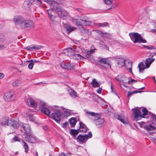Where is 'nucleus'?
I'll use <instances>...</instances> for the list:
<instances>
[{
    "mask_svg": "<svg viewBox=\"0 0 156 156\" xmlns=\"http://www.w3.org/2000/svg\"><path fill=\"white\" fill-rule=\"evenodd\" d=\"M4 48V45H0V49H2Z\"/></svg>",
    "mask_w": 156,
    "mask_h": 156,
    "instance_id": "obj_58",
    "label": "nucleus"
},
{
    "mask_svg": "<svg viewBox=\"0 0 156 156\" xmlns=\"http://www.w3.org/2000/svg\"><path fill=\"white\" fill-rule=\"evenodd\" d=\"M26 116L30 120L33 121L34 119L33 115H34V112L31 110H29L26 113Z\"/></svg>",
    "mask_w": 156,
    "mask_h": 156,
    "instance_id": "obj_23",
    "label": "nucleus"
},
{
    "mask_svg": "<svg viewBox=\"0 0 156 156\" xmlns=\"http://www.w3.org/2000/svg\"><path fill=\"white\" fill-rule=\"evenodd\" d=\"M91 84L94 87H98L100 86L99 84L95 79H93Z\"/></svg>",
    "mask_w": 156,
    "mask_h": 156,
    "instance_id": "obj_31",
    "label": "nucleus"
},
{
    "mask_svg": "<svg viewBox=\"0 0 156 156\" xmlns=\"http://www.w3.org/2000/svg\"><path fill=\"white\" fill-rule=\"evenodd\" d=\"M119 77L118 76V77H116V80L120 81V82H121V81H122V82L123 83H129V81L128 80V78H126V79H127V80L128 81H126V80H120L119 79Z\"/></svg>",
    "mask_w": 156,
    "mask_h": 156,
    "instance_id": "obj_42",
    "label": "nucleus"
},
{
    "mask_svg": "<svg viewBox=\"0 0 156 156\" xmlns=\"http://www.w3.org/2000/svg\"><path fill=\"white\" fill-rule=\"evenodd\" d=\"M92 137V133L91 132H90L88 134H86L84 135L80 134L76 138L77 141L80 142L82 143L85 142L89 139Z\"/></svg>",
    "mask_w": 156,
    "mask_h": 156,
    "instance_id": "obj_6",
    "label": "nucleus"
},
{
    "mask_svg": "<svg viewBox=\"0 0 156 156\" xmlns=\"http://www.w3.org/2000/svg\"><path fill=\"white\" fill-rule=\"evenodd\" d=\"M60 66L63 69L72 70L74 69L75 65L73 63L69 64L67 63L63 62L61 64Z\"/></svg>",
    "mask_w": 156,
    "mask_h": 156,
    "instance_id": "obj_11",
    "label": "nucleus"
},
{
    "mask_svg": "<svg viewBox=\"0 0 156 156\" xmlns=\"http://www.w3.org/2000/svg\"><path fill=\"white\" fill-rule=\"evenodd\" d=\"M131 82H137V81L136 80H135L133 79H132L131 81Z\"/></svg>",
    "mask_w": 156,
    "mask_h": 156,
    "instance_id": "obj_60",
    "label": "nucleus"
},
{
    "mask_svg": "<svg viewBox=\"0 0 156 156\" xmlns=\"http://www.w3.org/2000/svg\"><path fill=\"white\" fill-rule=\"evenodd\" d=\"M4 76V75L3 73H0V79H2Z\"/></svg>",
    "mask_w": 156,
    "mask_h": 156,
    "instance_id": "obj_55",
    "label": "nucleus"
},
{
    "mask_svg": "<svg viewBox=\"0 0 156 156\" xmlns=\"http://www.w3.org/2000/svg\"><path fill=\"white\" fill-rule=\"evenodd\" d=\"M64 114L66 116H68L70 115V113L69 112L66 111L64 112Z\"/></svg>",
    "mask_w": 156,
    "mask_h": 156,
    "instance_id": "obj_52",
    "label": "nucleus"
},
{
    "mask_svg": "<svg viewBox=\"0 0 156 156\" xmlns=\"http://www.w3.org/2000/svg\"><path fill=\"white\" fill-rule=\"evenodd\" d=\"M32 62L33 63H34V62H36V63H37V62H39V61H37V60H34L33 61V60H29V61H28V62Z\"/></svg>",
    "mask_w": 156,
    "mask_h": 156,
    "instance_id": "obj_56",
    "label": "nucleus"
},
{
    "mask_svg": "<svg viewBox=\"0 0 156 156\" xmlns=\"http://www.w3.org/2000/svg\"><path fill=\"white\" fill-rule=\"evenodd\" d=\"M59 156H70V155L69 154H65L64 153H62L59 155Z\"/></svg>",
    "mask_w": 156,
    "mask_h": 156,
    "instance_id": "obj_49",
    "label": "nucleus"
},
{
    "mask_svg": "<svg viewBox=\"0 0 156 156\" xmlns=\"http://www.w3.org/2000/svg\"><path fill=\"white\" fill-rule=\"evenodd\" d=\"M41 46L34 45L33 46H29L26 47V49L28 51H33L34 50H38L42 48Z\"/></svg>",
    "mask_w": 156,
    "mask_h": 156,
    "instance_id": "obj_20",
    "label": "nucleus"
},
{
    "mask_svg": "<svg viewBox=\"0 0 156 156\" xmlns=\"http://www.w3.org/2000/svg\"><path fill=\"white\" fill-rule=\"evenodd\" d=\"M126 60L123 59H119L118 60V65L119 67L123 66L125 65Z\"/></svg>",
    "mask_w": 156,
    "mask_h": 156,
    "instance_id": "obj_30",
    "label": "nucleus"
},
{
    "mask_svg": "<svg viewBox=\"0 0 156 156\" xmlns=\"http://www.w3.org/2000/svg\"><path fill=\"white\" fill-rule=\"evenodd\" d=\"M37 2H39V3H40V4H41V0H37Z\"/></svg>",
    "mask_w": 156,
    "mask_h": 156,
    "instance_id": "obj_61",
    "label": "nucleus"
},
{
    "mask_svg": "<svg viewBox=\"0 0 156 156\" xmlns=\"http://www.w3.org/2000/svg\"><path fill=\"white\" fill-rule=\"evenodd\" d=\"M64 27L66 30L67 33L69 34L72 31L77 29L76 27L71 26L67 24H65L64 25Z\"/></svg>",
    "mask_w": 156,
    "mask_h": 156,
    "instance_id": "obj_19",
    "label": "nucleus"
},
{
    "mask_svg": "<svg viewBox=\"0 0 156 156\" xmlns=\"http://www.w3.org/2000/svg\"><path fill=\"white\" fill-rule=\"evenodd\" d=\"M69 121L71 127H74L76 125V121L74 118H72L69 119Z\"/></svg>",
    "mask_w": 156,
    "mask_h": 156,
    "instance_id": "obj_32",
    "label": "nucleus"
},
{
    "mask_svg": "<svg viewBox=\"0 0 156 156\" xmlns=\"http://www.w3.org/2000/svg\"><path fill=\"white\" fill-rule=\"evenodd\" d=\"M44 1L48 3L50 5L51 9H53L56 11L61 7L58 3L54 1H49L48 0H44Z\"/></svg>",
    "mask_w": 156,
    "mask_h": 156,
    "instance_id": "obj_7",
    "label": "nucleus"
},
{
    "mask_svg": "<svg viewBox=\"0 0 156 156\" xmlns=\"http://www.w3.org/2000/svg\"><path fill=\"white\" fill-rule=\"evenodd\" d=\"M90 53V52L89 51H87L86 53V56L87 57H89L91 55H92Z\"/></svg>",
    "mask_w": 156,
    "mask_h": 156,
    "instance_id": "obj_51",
    "label": "nucleus"
},
{
    "mask_svg": "<svg viewBox=\"0 0 156 156\" xmlns=\"http://www.w3.org/2000/svg\"><path fill=\"white\" fill-rule=\"evenodd\" d=\"M13 93L12 92H8L4 95V98L5 101L7 102L11 101L13 100L12 97Z\"/></svg>",
    "mask_w": 156,
    "mask_h": 156,
    "instance_id": "obj_14",
    "label": "nucleus"
},
{
    "mask_svg": "<svg viewBox=\"0 0 156 156\" xmlns=\"http://www.w3.org/2000/svg\"><path fill=\"white\" fill-rule=\"evenodd\" d=\"M144 129L147 131L154 130L155 127L152 126L151 125L148 126H144Z\"/></svg>",
    "mask_w": 156,
    "mask_h": 156,
    "instance_id": "obj_34",
    "label": "nucleus"
},
{
    "mask_svg": "<svg viewBox=\"0 0 156 156\" xmlns=\"http://www.w3.org/2000/svg\"><path fill=\"white\" fill-rule=\"evenodd\" d=\"M132 63L131 62H129L128 61L126 60V62L125 64V66L127 69L129 70V72L132 73L131 71L132 67Z\"/></svg>",
    "mask_w": 156,
    "mask_h": 156,
    "instance_id": "obj_24",
    "label": "nucleus"
},
{
    "mask_svg": "<svg viewBox=\"0 0 156 156\" xmlns=\"http://www.w3.org/2000/svg\"><path fill=\"white\" fill-rule=\"evenodd\" d=\"M79 132H80L78 129L76 130L72 129L70 130V134L74 136H76Z\"/></svg>",
    "mask_w": 156,
    "mask_h": 156,
    "instance_id": "obj_28",
    "label": "nucleus"
},
{
    "mask_svg": "<svg viewBox=\"0 0 156 156\" xmlns=\"http://www.w3.org/2000/svg\"><path fill=\"white\" fill-rule=\"evenodd\" d=\"M35 0H26L25 2V4H27L28 6H29L35 1Z\"/></svg>",
    "mask_w": 156,
    "mask_h": 156,
    "instance_id": "obj_40",
    "label": "nucleus"
},
{
    "mask_svg": "<svg viewBox=\"0 0 156 156\" xmlns=\"http://www.w3.org/2000/svg\"><path fill=\"white\" fill-rule=\"evenodd\" d=\"M154 54L152 55H150V56H151V57H153L154 56Z\"/></svg>",
    "mask_w": 156,
    "mask_h": 156,
    "instance_id": "obj_62",
    "label": "nucleus"
},
{
    "mask_svg": "<svg viewBox=\"0 0 156 156\" xmlns=\"http://www.w3.org/2000/svg\"><path fill=\"white\" fill-rule=\"evenodd\" d=\"M21 27L22 28L34 27V23L30 20L24 19L23 23L21 24Z\"/></svg>",
    "mask_w": 156,
    "mask_h": 156,
    "instance_id": "obj_8",
    "label": "nucleus"
},
{
    "mask_svg": "<svg viewBox=\"0 0 156 156\" xmlns=\"http://www.w3.org/2000/svg\"><path fill=\"white\" fill-rule=\"evenodd\" d=\"M153 79L155 81V83H156V80H155V77H153Z\"/></svg>",
    "mask_w": 156,
    "mask_h": 156,
    "instance_id": "obj_63",
    "label": "nucleus"
},
{
    "mask_svg": "<svg viewBox=\"0 0 156 156\" xmlns=\"http://www.w3.org/2000/svg\"><path fill=\"white\" fill-rule=\"evenodd\" d=\"M73 22L77 26H81V27H82V28L84 30V28L82 26V24H83L82 22L81 23V22L78 21L77 19H74V20H73Z\"/></svg>",
    "mask_w": 156,
    "mask_h": 156,
    "instance_id": "obj_33",
    "label": "nucleus"
},
{
    "mask_svg": "<svg viewBox=\"0 0 156 156\" xmlns=\"http://www.w3.org/2000/svg\"><path fill=\"white\" fill-rule=\"evenodd\" d=\"M95 25L97 27H109V24L107 22H105L102 23H96Z\"/></svg>",
    "mask_w": 156,
    "mask_h": 156,
    "instance_id": "obj_25",
    "label": "nucleus"
},
{
    "mask_svg": "<svg viewBox=\"0 0 156 156\" xmlns=\"http://www.w3.org/2000/svg\"><path fill=\"white\" fill-rule=\"evenodd\" d=\"M12 142H13V141L16 142H20V140L21 139H20V138H19L18 136H14L12 138Z\"/></svg>",
    "mask_w": 156,
    "mask_h": 156,
    "instance_id": "obj_41",
    "label": "nucleus"
},
{
    "mask_svg": "<svg viewBox=\"0 0 156 156\" xmlns=\"http://www.w3.org/2000/svg\"><path fill=\"white\" fill-rule=\"evenodd\" d=\"M1 123L2 126H9L14 128H17L19 126L18 122L16 120L6 117L2 119Z\"/></svg>",
    "mask_w": 156,
    "mask_h": 156,
    "instance_id": "obj_3",
    "label": "nucleus"
},
{
    "mask_svg": "<svg viewBox=\"0 0 156 156\" xmlns=\"http://www.w3.org/2000/svg\"><path fill=\"white\" fill-rule=\"evenodd\" d=\"M24 19L20 16H16L14 18V21L16 24L19 25L21 27V24L23 23Z\"/></svg>",
    "mask_w": 156,
    "mask_h": 156,
    "instance_id": "obj_16",
    "label": "nucleus"
},
{
    "mask_svg": "<svg viewBox=\"0 0 156 156\" xmlns=\"http://www.w3.org/2000/svg\"><path fill=\"white\" fill-rule=\"evenodd\" d=\"M34 64L32 62H31L28 65V67L30 69H32Z\"/></svg>",
    "mask_w": 156,
    "mask_h": 156,
    "instance_id": "obj_46",
    "label": "nucleus"
},
{
    "mask_svg": "<svg viewBox=\"0 0 156 156\" xmlns=\"http://www.w3.org/2000/svg\"><path fill=\"white\" fill-rule=\"evenodd\" d=\"M73 59L77 60H80L82 59H83V57L79 54L75 53V54L72 57Z\"/></svg>",
    "mask_w": 156,
    "mask_h": 156,
    "instance_id": "obj_27",
    "label": "nucleus"
},
{
    "mask_svg": "<svg viewBox=\"0 0 156 156\" xmlns=\"http://www.w3.org/2000/svg\"><path fill=\"white\" fill-rule=\"evenodd\" d=\"M152 117L153 118V122L156 125V116L155 115H153Z\"/></svg>",
    "mask_w": 156,
    "mask_h": 156,
    "instance_id": "obj_47",
    "label": "nucleus"
},
{
    "mask_svg": "<svg viewBox=\"0 0 156 156\" xmlns=\"http://www.w3.org/2000/svg\"><path fill=\"white\" fill-rule=\"evenodd\" d=\"M91 49L90 51H89L90 52V53L91 54H92L94 53V50H95V48L93 45H92L91 46Z\"/></svg>",
    "mask_w": 156,
    "mask_h": 156,
    "instance_id": "obj_45",
    "label": "nucleus"
},
{
    "mask_svg": "<svg viewBox=\"0 0 156 156\" xmlns=\"http://www.w3.org/2000/svg\"><path fill=\"white\" fill-rule=\"evenodd\" d=\"M129 35L131 40L135 44L136 43H146V40L142 38L141 35L137 33H131Z\"/></svg>",
    "mask_w": 156,
    "mask_h": 156,
    "instance_id": "obj_5",
    "label": "nucleus"
},
{
    "mask_svg": "<svg viewBox=\"0 0 156 156\" xmlns=\"http://www.w3.org/2000/svg\"><path fill=\"white\" fill-rule=\"evenodd\" d=\"M133 115L134 116V119L135 120H138L141 119V118H145L144 116L147 115L148 110L145 108H144L142 109V115L140 110L137 108L133 109Z\"/></svg>",
    "mask_w": 156,
    "mask_h": 156,
    "instance_id": "obj_4",
    "label": "nucleus"
},
{
    "mask_svg": "<svg viewBox=\"0 0 156 156\" xmlns=\"http://www.w3.org/2000/svg\"><path fill=\"white\" fill-rule=\"evenodd\" d=\"M111 88L112 90V92L113 93H114L115 95H117V94L116 93V92L115 91V89L112 87V82H111Z\"/></svg>",
    "mask_w": 156,
    "mask_h": 156,
    "instance_id": "obj_44",
    "label": "nucleus"
},
{
    "mask_svg": "<svg viewBox=\"0 0 156 156\" xmlns=\"http://www.w3.org/2000/svg\"><path fill=\"white\" fill-rule=\"evenodd\" d=\"M56 12L60 18L63 19H65L66 18L67 12L64 9L61 7L58 9V10Z\"/></svg>",
    "mask_w": 156,
    "mask_h": 156,
    "instance_id": "obj_9",
    "label": "nucleus"
},
{
    "mask_svg": "<svg viewBox=\"0 0 156 156\" xmlns=\"http://www.w3.org/2000/svg\"><path fill=\"white\" fill-rule=\"evenodd\" d=\"M117 119L119 120L121 122L125 124L126 123V122L125 121L124 117H122L121 116L119 115H117Z\"/></svg>",
    "mask_w": 156,
    "mask_h": 156,
    "instance_id": "obj_37",
    "label": "nucleus"
},
{
    "mask_svg": "<svg viewBox=\"0 0 156 156\" xmlns=\"http://www.w3.org/2000/svg\"><path fill=\"white\" fill-rule=\"evenodd\" d=\"M64 51V53L66 54V55L69 56H71L72 58L75 54V53L77 52L73 47L68 48L66 49Z\"/></svg>",
    "mask_w": 156,
    "mask_h": 156,
    "instance_id": "obj_12",
    "label": "nucleus"
},
{
    "mask_svg": "<svg viewBox=\"0 0 156 156\" xmlns=\"http://www.w3.org/2000/svg\"><path fill=\"white\" fill-rule=\"evenodd\" d=\"M69 93L70 95L73 98H75L77 96L76 93L73 89L69 90Z\"/></svg>",
    "mask_w": 156,
    "mask_h": 156,
    "instance_id": "obj_29",
    "label": "nucleus"
},
{
    "mask_svg": "<svg viewBox=\"0 0 156 156\" xmlns=\"http://www.w3.org/2000/svg\"><path fill=\"white\" fill-rule=\"evenodd\" d=\"M140 92H141L139 90H135L131 92H128V94L127 96V98H128V100L129 99L130 97L133 94L138 93H140Z\"/></svg>",
    "mask_w": 156,
    "mask_h": 156,
    "instance_id": "obj_36",
    "label": "nucleus"
},
{
    "mask_svg": "<svg viewBox=\"0 0 156 156\" xmlns=\"http://www.w3.org/2000/svg\"><path fill=\"white\" fill-rule=\"evenodd\" d=\"M98 31L99 32L98 33L100 34L101 35H104V34H107L108 33L107 32H105L104 33H103L102 32L98 30Z\"/></svg>",
    "mask_w": 156,
    "mask_h": 156,
    "instance_id": "obj_54",
    "label": "nucleus"
},
{
    "mask_svg": "<svg viewBox=\"0 0 156 156\" xmlns=\"http://www.w3.org/2000/svg\"><path fill=\"white\" fill-rule=\"evenodd\" d=\"M80 127L78 129L80 132L86 133L87 131V127L82 122H80L79 123Z\"/></svg>",
    "mask_w": 156,
    "mask_h": 156,
    "instance_id": "obj_22",
    "label": "nucleus"
},
{
    "mask_svg": "<svg viewBox=\"0 0 156 156\" xmlns=\"http://www.w3.org/2000/svg\"><path fill=\"white\" fill-rule=\"evenodd\" d=\"M46 104L41 102L40 103V108L41 112L44 114L49 115L51 113V117L57 122H60L62 116L60 111L58 109L52 107L50 111L46 107Z\"/></svg>",
    "mask_w": 156,
    "mask_h": 156,
    "instance_id": "obj_1",
    "label": "nucleus"
},
{
    "mask_svg": "<svg viewBox=\"0 0 156 156\" xmlns=\"http://www.w3.org/2000/svg\"><path fill=\"white\" fill-rule=\"evenodd\" d=\"M80 20L84 26H89L91 23V22L90 21L83 20Z\"/></svg>",
    "mask_w": 156,
    "mask_h": 156,
    "instance_id": "obj_35",
    "label": "nucleus"
},
{
    "mask_svg": "<svg viewBox=\"0 0 156 156\" xmlns=\"http://www.w3.org/2000/svg\"><path fill=\"white\" fill-rule=\"evenodd\" d=\"M27 103L29 106L34 108H35L37 105L36 101L30 97H29L27 99Z\"/></svg>",
    "mask_w": 156,
    "mask_h": 156,
    "instance_id": "obj_15",
    "label": "nucleus"
},
{
    "mask_svg": "<svg viewBox=\"0 0 156 156\" xmlns=\"http://www.w3.org/2000/svg\"><path fill=\"white\" fill-rule=\"evenodd\" d=\"M23 147L25 148V151L27 152L28 151L29 149V147L27 144L23 140Z\"/></svg>",
    "mask_w": 156,
    "mask_h": 156,
    "instance_id": "obj_39",
    "label": "nucleus"
},
{
    "mask_svg": "<svg viewBox=\"0 0 156 156\" xmlns=\"http://www.w3.org/2000/svg\"><path fill=\"white\" fill-rule=\"evenodd\" d=\"M154 58H149L146 60L145 64L146 68H148L150 67L151 64L155 60Z\"/></svg>",
    "mask_w": 156,
    "mask_h": 156,
    "instance_id": "obj_21",
    "label": "nucleus"
},
{
    "mask_svg": "<svg viewBox=\"0 0 156 156\" xmlns=\"http://www.w3.org/2000/svg\"><path fill=\"white\" fill-rule=\"evenodd\" d=\"M30 133L29 134L25 136V140L29 143H34L36 141V139L33 137Z\"/></svg>",
    "mask_w": 156,
    "mask_h": 156,
    "instance_id": "obj_18",
    "label": "nucleus"
},
{
    "mask_svg": "<svg viewBox=\"0 0 156 156\" xmlns=\"http://www.w3.org/2000/svg\"><path fill=\"white\" fill-rule=\"evenodd\" d=\"M153 32H156V26L154 27V29H153V30H152Z\"/></svg>",
    "mask_w": 156,
    "mask_h": 156,
    "instance_id": "obj_59",
    "label": "nucleus"
},
{
    "mask_svg": "<svg viewBox=\"0 0 156 156\" xmlns=\"http://www.w3.org/2000/svg\"><path fill=\"white\" fill-rule=\"evenodd\" d=\"M138 67L139 68L140 73H142L145 69V67L143 62H140L138 65Z\"/></svg>",
    "mask_w": 156,
    "mask_h": 156,
    "instance_id": "obj_26",
    "label": "nucleus"
},
{
    "mask_svg": "<svg viewBox=\"0 0 156 156\" xmlns=\"http://www.w3.org/2000/svg\"><path fill=\"white\" fill-rule=\"evenodd\" d=\"M43 129H44L45 130H47L48 129V127H47V126H44L43 127Z\"/></svg>",
    "mask_w": 156,
    "mask_h": 156,
    "instance_id": "obj_57",
    "label": "nucleus"
},
{
    "mask_svg": "<svg viewBox=\"0 0 156 156\" xmlns=\"http://www.w3.org/2000/svg\"><path fill=\"white\" fill-rule=\"evenodd\" d=\"M21 84L20 81L19 80H16L14 81L12 83V85L13 86L16 87L19 86Z\"/></svg>",
    "mask_w": 156,
    "mask_h": 156,
    "instance_id": "obj_38",
    "label": "nucleus"
},
{
    "mask_svg": "<svg viewBox=\"0 0 156 156\" xmlns=\"http://www.w3.org/2000/svg\"><path fill=\"white\" fill-rule=\"evenodd\" d=\"M68 124V122H66L62 124L63 127L64 128H66Z\"/></svg>",
    "mask_w": 156,
    "mask_h": 156,
    "instance_id": "obj_50",
    "label": "nucleus"
},
{
    "mask_svg": "<svg viewBox=\"0 0 156 156\" xmlns=\"http://www.w3.org/2000/svg\"><path fill=\"white\" fill-rule=\"evenodd\" d=\"M47 12L49 20L52 21H55L56 17L55 12L51 9L47 10Z\"/></svg>",
    "mask_w": 156,
    "mask_h": 156,
    "instance_id": "obj_13",
    "label": "nucleus"
},
{
    "mask_svg": "<svg viewBox=\"0 0 156 156\" xmlns=\"http://www.w3.org/2000/svg\"><path fill=\"white\" fill-rule=\"evenodd\" d=\"M23 129L25 131V135L29 134L31 133L30 128L29 125L26 124H23L22 125L20 124Z\"/></svg>",
    "mask_w": 156,
    "mask_h": 156,
    "instance_id": "obj_17",
    "label": "nucleus"
},
{
    "mask_svg": "<svg viewBox=\"0 0 156 156\" xmlns=\"http://www.w3.org/2000/svg\"><path fill=\"white\" fill-rule=\"evenodd\" d=\"M85 115L89 119L93 120L96 125L98 127H101L104 125L105 120L103 118H101L99 114L87 110Z\"/></svg>",
    "mask_w": 156,
    "mask_h": 156,
    "instance_id": "obj_2",
    "label": "nucleus"
},
{
    "mask_svg": "<svg viewBox=\"0 0 156 156\" xmlns=\"http://www.w3.org/2000/svg\"><path fill=\"white\" fill-rule=\"evenodd\" d=\"M104 2L107 5H109L111 4L112 0H104Z\"/></svg>",
    "mask_w": 156,
    "mask_h": 156,
    "instance_id": "obj_48",
    "label": "nucleus"
},
{
    "mask_svg": "<svg viewBox=\"0 0 156 156\" xmlns=\"http://www.w3.org/2000/svg\"><path fill=\"white\" fill-rule=\"evenodd\" d=\"M144 88H144V87H142V88H140V89H144Z\"/></svg>",
    "mask_w": 156,
    "mask_h": 156,
    "instance_id": "obj_64",
    "label": "nucleus"
},
{
    "mask_svg": "<svg viewBox=\"0 0 156 156\" xmlns=\"http://www.w3.org/2000/svg\"><path fill=\"white\" fill-rule=\"evenodd\" d=\"M101 90H102L101 88L100 87L98 89V90H97V92L98 94H100L101 92Z\"/></svg>",
    "mask_w": 156,
    "mask_h": 156,
    "instance_id": "obj_53",
    "label": "nucleus"
},
{
    "mask_svg": "<svg viewBox=\"0 0 156 156\" xmlns=\"http://www.w3.org/2000/svg\"><path fill=\"white\" fill-rule=\"evenodd\" d=\"M144 48H146L148 49H155L156 48L154 46H151L150 45L146 46L144 45Z\"/></svg>",
    "mask_w": 156,
    "mask_h": 156,
    "instance_id": "obj_43",
    "label": "nucleus"
},
{
    "mask_svg": "<svg viewBox=\"0 0 156 156\" xmlns=\"http://www.w3.org/2000/svg\"><path fill=\"white\" fill-rule=\"evenodd\" d=\"M100 64L103 67L107 68H111V66L110 65L109 61L107 59L102 58L99 60Z\"/></svg>",
    "mask_w": 156,
    "mask_h": 156,
    "instance_id": "obj_10",
    "label": "nucleus"
}]
</instances>
